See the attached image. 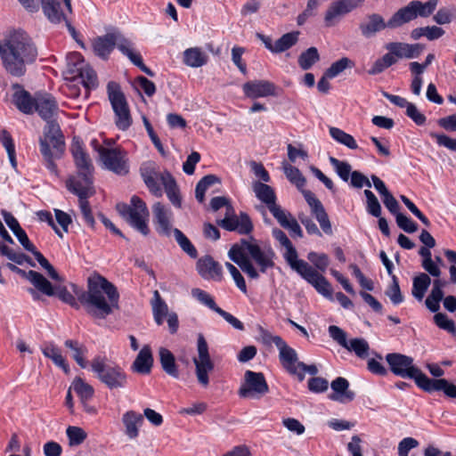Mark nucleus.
Instances as JSON below:
<instances>
[{"label": "nucleus", "instance_id": "1", "mask_svg": "<svg viewBox=\"0 0 456 456\" xmlns=\"http://www.w3.org/2000/svg\"><path fill=\"white\" fill-rule=\"evenodd\" d=\"M34 110L46 121L43 135L39 138V150L45 166L53 175L59 176L55 160L62 158L65 141L59 124L53 119L59 110L58 104L51 94H36Z\"/></svg>", "mask_w": 456, "mask_h": 456}, {"label": "nucleus", "instance_id": "2", "mask_svg": "<svg viewBox=\"0 0 456 456\" xmlns=\"http://www.w3.org/2000/svg\"><path fill=\"white\" fill-rule=\"evenodd\" d=\"M38 55L37 48L27 32L12 30L0 40V59L7 74L20 77L27 66L33 64Z\"/></svg>", "mask_w": 456, "mask_h": 456}, {"label": "nucleus", "instance_id": "3", "mask_svg": "<svg viewBox=\"0 0 456 456\" xmlns=\"http://www.w3.org/2000/svg\"><path fill=\"white\" fill-rule=\"evenodd\" d=\"M437 4L438 0H428L425 3L419 0H412L405 6L399 8L387 22L379 13L367 15L366 20L360 23L359 28L364 37L370 38L387 28L395 29L414 20L418 17H429L436 9Z\"/></svg>", "mask_w": 456, "mask_h": 456}, {"label": "nucleus", "instance_id": "4", "mask_svg": "<svg viewBox=\"0 0 456 456\" xmlns=\"http://www.w3.org/2000/svg\"><path fill=\"white\" fill-rule=\"evenodd\" d=\"M90 315L104 319L118 309L119 294L113 283L97 275L87 281V290L77 295Z\"/></svg>", "mask_w": 456, "mask_h": 456}, {"label": "nucleus", "instance_id": "5", "mask_svg": "<svg viewBox=\"0 0 456 456\" xmlns=\"http://www.w3.org/2000/svg\"><path fill=\"white\" fill-rule=\"evenodd\" d=\"M228 256L248 278L253 280L259 278V273L253 265L251 259L257 265L259 271L263 273L274 265L275 254L272 248H261L256 243L249 242L244 239L240 243L232 246Z\"/></svg>", "mask_w": 456, "mask_h": 456}, {"label": "nucleus", "instance_id": "6", "mask_svg": "<svg viewBox=\"0 0 456 456\" xmlns=\"http://www.w3.org/2000/svg\"><path fill=\"white\" fill-rule=\"evenodd\" d=\"M283 256L290 268L296 271L304 280L310 283L320 294L324 297H331V286L327 279L318 273L307 262L298 259L297 252L292 243L285 247Z\"/></svg>", "mask_w": 456, "mask_h": 456}, {"label": "nucleus", "instance_id": "7", "mask_svg": "<svg viewBox=\"0 0 456 456\" xmlns=\"http://www.w3.org/2000/svg\"><path fill=\"white\" fill-rule=\"evenodd\" d=\"M70 152L72 154L75 166L77 167V176H70L66 181L67 189H71L70 183H74L73 187H90L94 188V167L89 154L85 151L83 142L74 137Z\"/></svg>", "mask_w": 456, "mask_h": 456}, {"label": "nucleus", "instance_id": "8", "mask_svg": "<svg viewBox=\"0 0 456 456\" xmlns=\"http://www.w3.org/2000/svg\"><path fill=\"white\" fill-rule=\"evenodd\" d=\"M115 46L126 55L134 65L142 69V60L140 54L134 52L131 43L121 34L108 33L103 37H97L93 44L95 54L102 59H106Z\"/></svg>", "mask_w": 456, "mask_h": 456}, {"label": "nucleus", "instance_id": "9", "mask_svg": "<svg viewBox=\"0 0 456 456\" xmlns=\"http://www.w3.org/2000/svg\"><path fill=\"white\" fill-rule=\"evenodd\" d=\"M386 361L392 373L401 378L413 379L416 385L421 387L422 379L427 375L413 364L412 357L400 353H390L386 355Z\"/></svg>", "mask_w": 456, "mask_h": 456}, {"label": "nucleus", "instance_id": "10", "mask_svg": "<svg viewBox=\"0 0 456 456\" xmlns=\"http://www.w3.org/2000/svg\"><path fill=\"white\" fill-rule=\"evenodd\" d=\"M107 93L115 113L117 126L121 130L127 129L131 125V116L120 86L117 82L110 81L107 85Z\"/></svg>", "mask_w": 456, "mask_h": 456}, {"label": "nucleus", "instance_id": "11", "mask_svg": "<svg viewBox=\"0 0 456 456\" xmlns=\"http://www.w3.org/2000/svg\"><path fill=\"white\" fill-rule=\"evenodd\" d=\"M269 392V387L262 372L246 370L238 395L242 398L259 399Z\"/></svg>", "mask_w": 456, "mask_h": 456}, {"label": "nucleus", "instance_id": "12", "mask_svg": "<svg viewBox=\"0 0 456 456\" xmlns=\"http://www.w3.org/2000/svg\"><path fill=\"white\" fill-rule=\"evenodd\" d=\"M198 357L193 359L196 369V376L199 383L207 387L209 383L208 372L214 370V362L210 358L208 343L200 334L197 340Z\"/></svg>", "mask_w": 456, "mask_h": 456}, {"label": "nucleus", "instance_id": "13", "mask_svg": "<svg viewBox=\"0 0 456 456\" xmlns=\"http://www.w3.org/2000/svg\"><path fill=\"white\" fill-rule=\"evenodd\" d=\"M116 210L131 227L142 232V200L140 197L134 195L129 203H118Z\"/></svg>", "mask_w": 456, "mask_h": 456}, {"label": "nucleus", "instance_id": "14", "mask_svg": "<svg viewBox=\"0 0 456 456\" xmlns=\"http://www.w3.org/2000/svg\"><path fill=\"white\" fill-rule=\"evenodd\" d=\"M92 369L110 388L121 387L125 385L126 376L124 373L118 368L105 364L104 361L100 357L94 359Z\"/></svg>", "mask_w": 456, "mask_h": 456}, {"label": "nucleus", "instance_id": "15", "mask_svg": "<svg viewBox=\"0 0 456 456\" xmlns=\"http://www.w3.org/2000/svg\"><path fill=\"white\" fill-rule=\"evenodd\" d=\"M364 0H336L332 2L324 14V23L326 27L337 25L341 19L359 7Z\"/></svg>", "mask_w": 456, "mask_h": 456}, {"label": "nucleus", "instance_id": "16", "mask_svg": "<svg viewBox=\"0 0 456 456\" xmlns=\"http://www.w3.org/2000/svg\"><path fill=\"white\" fill-rule=\"evenodd\" d=\"M100 159L104 167L113 173L124 175L128 173V167L123 151L101 146L98 150Z\"/></svg>", "mask_w": 456, "mask_h": 456}, {"label": "nucleus", "instance_id": "17", "mask_svg": "<svg viewBox=\"0 0 456 456\" xmlns=\"http://www.w3.org/2000/svg\"><path fill=\"white\" fill-rule=\"evenodd\" d=\"M74 59L75 62L68 63V72L72 75L73 77H79L82 84L86 88H94L97 86V76L95 71L86 65L81 59L79 53H74L69 60Z\"/></svg>", "mask_w": 456, "mask_h": 456}, {"label": "nucleus", "instance_id": "18", "mask_svg": "<svg viewBox=\"0 0 456 456\" xmlns=\"http://www.w3.org/2000/svg\"><path fill=\"white\" fill-rule=\"evenodd\" d=\"M301 192L303 193L307 204L311 208L312 214L319 222L322 230L326 234H332L331 224L322 203L315 197V195L311 191L302 189Z\"/></svg>", "mask_w": 456, "mask_h": 456}, {"label": "nucleus", "instance_id": "19", "mask_svg": "<svg viewBox=\"0 0 456 456\" xmlns=\"http://www.w3.org/2000/svg\"><path fill=\"white\" fill-rule=\"evenodd\" d=\"M71 189H68L71 193L77 195L79 200V208L83 215L85 222L91 227H94L95 221L91 210L90 204L87 200L88 198L95 193L94 188L90 187H73L75 184L70 183Z\"/></svg>", "mask_w": 456, "mask_h": 456}, {"label": "nucleus", "instance_id": "20", "mask_svg": "<svg viewBox=\"0 0 456 456\" xmlns=\"http://www.w3.org/2000/svg\"><path fill=\"white\" fill-rule=\"evenodd\" d=\"M217 224L227 231H237L240 234H248L253 230L251 219L249 216L244 212H240L239 216H225L224 219L217 221Z\"/></svg>", "mask_w": 456, "mask_h": 456}, {"label": "nucleus", "instance_id": "21", "mask_svg": "<svg viewBox=\"0 0 456 456\" xmlns=\"http://www.w3.org/2000/svg\"><path fill=\"white\" fill-rule=\"evenodd\" d=\"M252 187L256 197L266 205L273 216L282 209L281 207L276 203V194L270 185L261 182H254Z\"/></svg>", "mask_w": 456, "mask_h": 456}, {"label": "nucleus", "instance_id": "22", "mask_svg": "<svg viewBox=\"0 0 456 456\" xmlns=\"http://www.w3.org/2000/svg\"><path fill=\"white\" fill-rule=\"evenodd\" d=\"M197 271L206 280L222 281L223 271L221 265L211 256L206 255L197 261Z\"/></svg>", "mask_w": 456, "mask_h": 456}, {"label": "nucleus", "instance_id": "23", "mask_svg": "<svg viewBox=\"0 0 456 456\" xmlns=\"http://www.w3.org/2000/svg\"><path fill=\"white\" fill-rule=\"evenodd\" d=\"M168 175L172 176V174L167 170H164L163 172L154 169L148 170L144 174V183L151 194L159 198L163 195L162 186L165 187V184L167 183Z\"/></svg>", "mask_w": 456, "mask_h": 456}, {"label": "nucleus", "instance_id": "24", "mask_svg": "<svg viewBox=\"0 0 456 456\" xmlns=\"http://www.w3.org/2000/svg\"><path fill=\"white\" fill-rule=\"evenodd\" d=\"M280 351V361L283 367L291 374L297 375L299 381L304 380V373L297 370V352L283 340L277 347Z\"/></svg>", "mask_w": 456, "mask_h": 456}, {"label": "nucleus", "instance_id": "25", "mask_svg": "<svg viewBox=\"0 0 456 456\" xmlns=\"http://www.w3.org/2000/svg\"><path fill=\"white\" fill-rule=\"evenodd\" d=\"M245 95L256 99L275 94V86L268 80H254L245 83L242 86Z\"/></svg>", "mask_w": 456, "mask_h": 456}, {"label": "nucleus", "instance_id": "26", "mask_svg": "<svg viewBox=\"0 0 456 456\" xmlns=\"http://www.w3.org/2000/svg\"><path fill=\"white\" fill-rule=\"evenodd\" d=\"M154 223L156 231L162 236H170L172 232L171 227V212L165 208L160 202H157L152 208Z\"/></svg>", "mask_w": 456, "mask_h": 456}, {"label": "nucleus", "instance_id": "27", "mask_svg": "<svg viewBox=\"0 0 456 456\" xmlns=\"http://www.w3.org/2000/svg\"><path fill=\"white\" fill-rule=\"evenodd\" d=\"M425 46L421 44H407L402 42H391L386 45V49L399 59H414L420 55Z\"/></svg>", "mask_w": 456, "mask_h": 456}, {"label": "nucleus", "instance_id": "28", "mask_svg": "<svg viewBox=\"0 0 456 456\" xmlns=\"http://www.w3.org/2000/svg\"><path fill=\"white\" fill-rule=\"evenodd\" d=\"M330 387L333 393L329 395V398L332 401L346 403L352 402L355 397V393L348 389V380L343 377L335 379L331 382Z\"/></svg>", "mask_w": 456, "mask_h": 456}, {"label": "nucleus", "instance_id": "29", "mask_svg": "<svg viewBox=\"0 0 456 456\" xmlns=\"http://www.w3.org/2000/svg\"><path fill=\"white\" fill-rule=\"evenodd\" d=\"M423 384L420 387L425 392L433 393L435 391H443L445 395L451 398H456V385L450 383L445 379H429L428 376L422 379Z\"/></svg>", "mask_w": 456, "mask_h": 456}, {"label": "nucleus", "instance_id": "30", "mask_svg": "<svg viewBox=\"0 0 456 456\" xmlns=\"http://www.w3.org/2000/svg\"><path fill=\"white\" fill-rule=\"evenodd\" d=\"M42 10L46 18L55 24L66 20V9L58 0H40Z\"/></svg>", "mask_w": 456, "mask_h": 456}, {"label": "nucleus", "instance_id": "31", "mask_svg": "<svg viewBox=\"0 0 456 456\" xmlns=\"http://www.w3.org/2000/svg\"><path fill=\"white\" fill-rule=\"evenodd\" d=\"M12 87L15 89L13 102L17 109L25 114L33 113L36 97L33 98L30 94L24 90L19 84L13 85Z\"/></svg>", "mask_w": 456, "mask_h": 456}, {"label": "nucleus", "instance_id": "32", "mask_svg": "<svg viewBox=\"0 0 456 456\" xmlns=\"http://www.w3.org/2000/svg\"><path fill=\"white\" fill-rule=\"evenodd\" d=\"M159 358L163 371L172 378L178 379L179 370L174 354L166 347H159Z\"/></svg>", "mask_w": 456, "mask_h": 456}, {"label": "nucleus", "instance_id": "33", "mask_svg": "<svg viewBox=\"0 0 456 456\" xmlns=\"http://www.w3.org/2000/svg\"><path fill=\"white\" fill-rule=\"evenodd\" d=\"M26 278L42 294L48 297L55 295L54 286L42 273L30 270L26 273Z\"/></svg>", "mask_w": 456, "mask_h": 456}, {"label": "nucleus", "instance_id": "34", "mask_svg": "<svg viewBox=\"0 0 456 456\" xmlns=\"http://www.w3.org/2000/svg\"><path fill=\"white\" fill-rule=\"evenodd\" d=\"M154 322L160 326L166 317L170 314L168 306L158 290L153 291V297L150 301Z\"/></svg>", "mask_w": 456, "mask_h": 456}, {"label": "nucleus", "instance_id": "35", "mask_svg": "<svg viewBox=\"0 0 456 456\" xmlns=\"http://www.w3.org/2000/svg\"><path fill=\"white\" fill-rule=\"evenodd\" d=\"M273 217L277 220L281 227L289 230L292 237H303V232L300 225L298 224L297 221L290 215V213L281 209Z\"/></svg>", "mask_w": 456, "mask_h": 456}, {"label": "nucleus", "instance_id": "36", "mask_svg": "<svg viewBox=\"0 0 456 456\" xmlns=\"http://www.w3.org/2000/svg\"><path fill=\"white\" fill-rule=\"evenodd\" d=\"M208 57L200 47H191L183 52V62L191 68H200L208 62Z\"/></svg>", "mask_w": 456, "mask_h": 456}, {"label": "nucleus", "instance_id": "37", "mask_svg": "<svg viewBox=\"0 0 456 456\" xmlns=\"http://www.w3.org/2000/svg\"><path fill=\"white\" fill-rule=\"evenodd\" d=\"M431 284V278L426 273H420L412 279V297L421 302Z\"/></svg>", "mask_w": 456, "mask_h": 456}, {"label": "nucleus", "instance_id": "38", "mask_svg": "<svg viewBox=\"0 0 456 456\" xmlns=\"http://www.w3.org/2000/svg\"><path fill=\"white\" fill-rule=\"evenodd\" d=\"M142 420V415L134 411H126L122 418L126 428L125 433L129 438H135L139 435L138 423Z\"/></svg>", "mask_w": 456, "mask_h": 456}, {"label": "nucleus", "instance_id": "39", "mask_svg": "<svg viewBox=\"0 0 456 456\" xmlns=\"http://www.w3.org/2000/svg\"><path fill=\"white\" fill-rule=\"evenodd\" d=\"M42 353L46 358L51 359L56 366L61 368L65 372L69 371V365L61 355V350L53 342L46 343L42 348Z\"/></svg>", "mask_w": 456, "mask_h": 456}, {"label": "nucleus", "instance_id": "40", "mask_svg": "<svg viewBox=\"0 0 456 456\" xmlns=\"http://www.w3.org/2000/svg\"><path fill=\"white\" fill-rule=\"evenodd\" d=\"M320 59L321 57L318 49L314 46H312L300 53L297 62L303 70H308L316 62H318Z\"/></svg>", "mask_w": 456, "mask_h": 456}, {"label": "nucleus", "instance_id": "41", "mask_svg": "<svg viewBox=\"0 0 456 456\" xmlns=\"http://www.w3.org/2000/svg\"><path fill=\"white\" fill-rule=\"evenodd\" d=\"M298 36V31L286 33L283 36H281L274 43V53H282L291 48L297 43Z\"/></svg>", "mask_w": 456, "mask_h": 456}, {"label": "nucleus", "instance_id": "42", "mask_svg": "<svg viewBox=\"0 0 456 456\" xmlns=\"http://www.w3.org/2000/svg\"><path fill=\"white\" fill-rule=\"evenodd\" d=\"M167 183L165 184L164 190L165 192L170 200V202L176 208H181L182 206V199L180 195V190L177 185V183L175 179V177L167 176Z\"/></svg>", "mask_w": 456, "mask_h": 456}, {"label": "nucleus", "instance_id": "43", "mask_svg": "<svg viewBox=\"0 0 456 456\" xmlns=\"http://www.w3.org/2000/svg\"><path fill=\"white\" fill-rule=\"evenodd\" d=\"M65 346L72 350L73 358L81 368L86 367V362L84 355L87 353V348L77 340L68 339L65 341Z\"/></svg>", "mask_w": 456, "mask_h": 456}, {"label": "nucleus", "instance_id": "44", "mask_svg": "<svg viewBox=\"0 0 456 456\" xmlns=\"http://www.w3.org/2000/svg\"><path fill=\"white\" fill-rule=\"evenodd\" d=\"M330 134L335 141L346 146L351 150H356L358 148V145L354 138L351 134L346 133L345 131L338 127H330Z\"/></svg>", "mask_w": 456, "mask_h": 456}, {"label": "nucleus", "instance_id": "45", "mask_svg": "<svg viewBox=\"0 0 456 456\" xmlns=\"http://www.w3.org/2000/svg\"><path fill=\"white\" fill-rule=\"evenodd\" d=\"M345 348L354 352L359 358L364 359L369 354L370 346L364 338H356L350 339Z\"/></svg>", "mask_w": 456, "mask_h": 456}, {"label": "nucleus", "instance_id": "46", "mask_svg": "<svg viewBox=\"0 0 456 456\" xmlns=\"http://www.w3.org/2000/svg\"><path fill=\"white\" fill-rule=\"evenodd\" d=\"M283 170L289 181L295 184L299 191L305 187V178L297 167L289 164H283Z\"/></svg>", "mask_w": 456, "mask_h": 456}, {"label": "nucleus", "instance_id": "47", "mask_svg": "<svg viewBox=\"0 0 456 456\" xmlns=\"http://www.w3.org/2000/svg\"><path fill=\"white\" fill-rule=\"evenodd\" d=\"M70 388L77 394L84 403L94 395L93 387L86 383L81 378H76Z\"/></svg>", "mask_w": 456, "mask_h": 456}, {"label": "nucleus", "instance_id": "48", "mask_svg": "<svg viewBox=\"0 0 456 456\" xmlns=\"http://www.w3.org/2000/svg\"><path fill=\"white\" fill-rule=\"evenodd\" d=\"M456 20V6L450 5L440 8L433 16V20L439 25L449 24Z\"/></svg>", "mask_w": 456, "mask_h": 456}, {"label": "nucleus", "instance_id": "49", "mask_svg": "<svg viewBox=\"0 0 456 456\" xmlns=\"http://www.w3.org/2000/svg\"><path fill=\"white\" fill-rule=\"evenodd\" d=\"M173 233L176 242L179 244L181 248L187 253L191 257L196 258L198 252L196 248L192 245L190 240L177 228L173 230Z\"/></svg>", "mask_w": 456, "mask_h": 456}, {"label": "nucleus", "instance_id": "50", "mask_svg": "<svg viewBox=\"0 0 456 456\" xmlns=\"http://www.w3.org/2000/svg\"><path fill=\"white\" fill-rule=\"evenodd\" d=\"M69 446H77L85 442L87 437L86 432L79 427L69 426L66 429Z\"/></svg>", "mask_w": 456, "mask_h": 456}, {"label": "nucleus", "instance_id": "51", "mask_svg": "<svg viewBox=\"0 0 456 456\" xmlns=\"http://www.w3.org/2000/svg\"><path fill=\"white\" fill-rule=\"evenodd\" d=\"M354 62L347 57H342L337 61L333 62L329 69L325 70L327 77H335L342 73L346 69L353 68Z\"/></svg>", "mask_w": 456, "mask_h": 456}, {"label": "nucleus", "instance_id": "52", "mask_svg": "<svg viewBox=\"0 0 456 456\" xmlns=\"http://www.w3.org/2000/svg\"><path fill=\"white\" fill-rule=\"evenodd\" d=\"M364 195L366 197L367 212L375 217H379L381 216V205L375 194L370 190H365Z\"/></svg>", "mask_w": 456, "mask_h": 456}, {"label": "nucleus", "instance_id": "53", "mask_svg": "<svg viewBox=\"0 0 456 456\" xmlns=\"http://www.w3.org/2000/svg\"><path fill=\"white\" fill-rule=\"evenodd\" d=\"M330 162L333 166V167L336 169V172L338 175V176L343 181L347 182L349 179V176L352 173L351 165L346 161L338 160L334 157H330Z\"/></svg>", "mask_w": 456, "mask_h": 456}, {"label": "nucleus", "instance_id": "54", "mask_svg": "<svg viewBox=\"0 0 456 456\" xmlns=\"http://www.w3.org/2000/svg\"><path fill=\"white\" fill-rule=\"evenodd\" d=\"M392 283L386 290V295L390 298L394 305H399L403 301V296L402 295L399 281L395 275H392Z\"/></svg>", "mask_w": 456, "mask_h": 456}, {"label": "nucleus", "instance_id": "55", "mask_svg": "<svg viewBox=\"0 0 456 456\" xmlns=\"http://www.w3.org/2000/svg\"><path fill=\"white\" fill-rule=\"evenodd\" d=\"M434 322L440 329L446 330L452 335L456 334V326L454 322L449 319L445 314L436 313L434 315Z\"/></svg>", "mask_w": 456, "mask_h": 456}, {"label": "nucleus", "instance_id": "56", "mask_svg": "<svg viewBox=\"0 0 456 456\" xmlns=\"http://www.w3.org/2000/svg\"><path fill=\"white\" fill-rule=\"evenodd\" d=\"M191 294L197 300L207 305L214 312L217 313V311L220 309V307L216 305L214 298L208 292L200 289H193Z\"/></svg>", "mask_w": 456, "mask_h": 456}, {"label": "nucleus", "instance_id": "57", "mask_svg": "<svg viewBox=\"0 0 456 456\" xmlns=\"http://www.w3.org/2000/svg\"><path fill=\"white\" fill-rule=\"evenodd\" d=\"M444 292L431 290L425 300L426 307L432 313H437L440 309V302L444 298Z\"/></svg>", "mask_w": 456, "mask_h": 456}, {"label": "nucleus", "instance_id": "58", "mask_svg": "<svg viewBox=\"0 0 456 456\" xmlns=\"http://www.w3.org/2000/svg\"><path fill=\"white\" fill-rule=\"evenodd\" d=\"M54 291V296L58 297L59 299H61L62 302L77 309L78 308V304L75 297L67 289L65 286L61 284L55 285Z\"/></svg>", "mask_w": 456, "mask_h": 456}, {"label": "nucleus", "instance_id": "59", "mask_svg": "<svg viewBox=\"0 0 456 456\" xmlns=\"http://www.w3.org/2000/svg\"><path fill=\"white\" fill-rule=\"evenodd\" d=\"M225 266L229 273H231L236 286L238 289L244 294L247 293V285L244 277L241 275L240 272L232 264L226 262Z\"/></svg>", "mask_w": 456, "mask_h": 456}, {"label": "nucleus", "instance_id": "60", "mask_svg": "<svg viewBox=\"0 0 456 456\" xmlns=\"http://www.w3.org/2000/svg\"><path fill=\"white\" fill-rule=\"evenodd\" d=\"M308 260L320 271L325 272L330 261L329 256L324 254H318L316 252H310L307 255Z\"/></svg>", "mask_w": 456, "mask_h": 456}, {"label": "nucleus", "instance_id": "61", "mask_svg": "<svg viewBox=\"0 0 456 456\" xmlns=\"http://www.w3.org/2000/svg\"><path fill=\"white\" fill-rule=\"evenodd\" d=\"M395 218H396V224L399 226V228L403 230L405 232L413 233V232H417L418 224L415 222H413L410 217L400 213V214H397Z\"/></svg>", "mask_w": 456, "mask_h": 456}, {"label": "nucleus", "instance_id": "62", "mask_svg": "<svg viewBox=\"0 0 456 456\" xmlns=\"http://www.w3.org/2000/svg\"><path fill=\"white\" fill-rule=\"evenodd\" d=\"M329 387V382L326 379L322 377L311 378L308 380V389L314 393H323Z\"/></svg>", "mask_w": 456, "mask_h": 456}, {"label": "nucleus", "instance_id": "63", "mask_svg": "<svg viewBox=\"0 0 456 456\" xmlns=\"http://www.w3.org/2000/svg\"><path fill=\"white\" fill-rule=\"evenodd\" d=\"M258 332L262 342L265 346H271L272 344H274L278 347L283 341L281 337L273 335L269 330L264 329L263 327L258 328Z\"/></svg>", "mask_w": 456, "mask_h": 456}, {"label": "nucleus", "instance_id": "64", "mask_svg": "<svg viewBox=\"0 0 456 456\" xmlns=\"http://www.w3.org/2000/svg\"><path fill=\"white\" fill-rule=\"evenodd\" d=\"M429 134L432 138L436 139V143L439 146H444L451 151H456V139H452L444 134H437L434 132H431Z\"/></svg>", "mask_w": 456, "mask_h": 456}]
</instances>
